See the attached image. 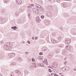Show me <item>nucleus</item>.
<instances>
[{"label": "nucleus", "mask_w": 76, "mask_h": 76, "mask_svg": "<svg viewBox=\"0 0 76 76\" xmlns=\"http://www.w3.org/2000/svg\"><path fill=\"white\" fill-rule=\"evenodd\" d=\"M43 62L44 64H45V60L44 61H43Z\"/></svg>", "instance_id": "nucleus-46"}, {"label": "nucleus", "mask_w": 76, "mask_h": 76, "mask_svg": "<svg viewBox=\"0 0 76 76\" xmlns=\"http://www.w3.org/2000/svg\"><path fill=\"white\" fill-rule=\"evenodd\" d=\"M60 47H61V46H60Z\"/></svg>", "instance_id": "nucleus-64"}, {"label": "nucleus", "mask_w": 76, "mask_h": 76, "mask_svg": "<svg viewBox=\"0 0 76 76\" xmlns=\"http://www.w3.org/2000/svg\"><path fill=\"white\" fill-rule=\"evenodd\" d=\"M31 6H34V4H31Z\"/></svg>", "instance_id": "nucleus-49"}, {"label": "nucleus", "mask_w": 76, "mask_h": 76, "mask_svg": "<svg viewBox=\"0 0 76 76\" xmlns=\"http://www.w3.org/2000/svg\"><path fill=\"white\" fill-rule=\"evenodd\" d=\"M51 68L52 69H53V67H51Z\"/></svg>", "instance_id": "nucleus-62"}, {"label": "nucleus", "mask_w": 76, "mask_h": 76, "mask_svg": "<svg viewBox=\"0 0 76 76\" xmlns=\"http://www.w3.org/2000/svg\"><path fill=\"white\" fill-rule=\"evenodd\" d=\"M29 67L30 68V69H31V68H32V65H30L29 66Z\"/></svg>", "instance_id": "nucleus-48"}, {"label": "nucleus", "mask_w": 76, "mask_h": 76, "mask_svg": "<svg viewBox=\"0 0 76 76\" xmlns=\"http://www.w3.org/2000/svg\"><path fill=\"white\" fill-rule=\"evenodd\" d=\"M60 52V50L58 49L57 50H55V52L57 54H58V53H59Z\"/></svg>", "instance_id": "nucleus-16"}, {"label": "nucleus", "mask_w": 76, "mask_h": 76, "mask_svg": "<svg viewBox=\"0 0 76 76\" xmlns=\"http://www.w3.org/2000/svg\"><path fill=\"white\" fill-rule=\"evenodd\" d=\"M27 43H28V44H31V42H30V41L28 40L27 41Z\"/></svg>", "instance_id": "nucleus-33"}, {"label": "nucleus", "mask_w": 76, "mask_h": 76, "mask_svg": "<svg viewBox=\"0 0 76 76\" xmlns=\"http://www.w3.org/2000/svg\"><path fill=\"white\" fill-rule=\"evenodd\" d=\"M25 74L26 75H27L28 73V71L26 70L24 71Z\"/></svg>", "instance_id": "nucleus-23"}, {"label": "nucleus", "mask_w": 76, "mask_h": 76, "mask_svg": "<svg viewBox=\"0 0 76 76\" xmlns=\"http://www.w3.org/2000/svg\"><path fill=\"white\" fill-rule=\"evenodd\" d=\"M38 58L39 60H42V59H43L42 56H39L38 57Z\"/></svg>", "instance_id": "nucleus-14"}, {"label": "nucleus", "mask_w": 76, "mask_h": 76, "mask_svg": "<svg viewBox=\"0 0 76 76\" xmlns=\"http://www.w3.org/2000/svg\"><path fill=\"white\" fill-rule=\"evenodd\" d=\"M39 5L38 4H36V6L37 7H38V5Z\"/></svg>", "instance_id": "nucleus-45"}, {"label": "nucleus", "mask_w": 76, "mask_h": 76, "mask_svg": "<svg viewBox=\"0 0 76 76\" xmlns=\"http://www.w3.org/2000/svg\"><path fill=\"white\" fill-rule=\"evenodd\" d=\"M67 63V61H66L64 62V64L65 65H66V64Z\"/></svg>", "instance_id": "nucleus-31"}, {"label": "nucleus", "mask_w": 76, "mask_h": 76, "mask_svg": "<svg viewBox=\"0 0 76 76\" xmlns=\"http://www.w3.org/2000/svg\"><path fill=\"white\" fill-rule=\"evenodd\" d=\"M21 43L22 44H25V41H22V42H21Z\"/></svg>", "instance_id": "nucleus-43"}, {"label": "nucleus", "mask_w": 76, "mask_h": 76, "mask_svg": "<svg viewBox=\"0 0 76 76\" xmlns=\"http://www.w3.org/2000/svg\"><path fill=\"white\" fill-rule=\"evenodd\" d=\"M51 42H52V43H53V44H54L56 43V41L54 39L52 38L51 39Z\"/></svg>", "instance_id": "nucleus-11"}, {"label": "nucleus", "mask_w": 76, "mask_h": 76, "mask_svg": "<svg viewBox=\"0 0 76 76\" xmlns=\"http://www.w3.org/2000/svg\"><path fill=\"white\" fill-rule=\"evenodd\" d=\"M74 71H76V69H74Z\"/></svg>", "instance_id": "nucleus-53"}, {"label": "nucleus", "mask_w": 76, "mask_h": 76, "mask_svg": "<svg viewBox=\"0 0 76 76\" xmlns=\"http://www.w3.org/2000/svg\"><path fill=\"white\" fill-rule=\"evenodd\" d=\"M16 2L17 4H21L22 3V0H16Z\"/></svg>", "instance_id": "nucleus-5"}, {"label": "nucleus", "mask_w": 76, "mask_h": 76, "mask_svg": "<svg viewBox=\"0 0 76 76\" xmlns=\"http://www.w3.org/2000/svg\"><path fill=\"white\" fill-rule=\"evenodd\" d=\"M46 63H45L47 65H48V62H47V60H46Z\"/></svg>", "instance_id": "nucleus-36"}, {"label": "nucleus", "mask_w": 76, "mask_h": 76, "mask_svg": "<svg viewBox=\"0 0 76 76\" xmlns=\"http://www.w3.org/2000/svg\"><path fill=\"white\" fill-rule=\"evenodd\" d=\"M41 18L42 19H44V16H41Z\"/></svg>", "instance_id": "nucleus-32"}, {"label": "nucleus", "mask_w": 76, "mask_h": 76, "mask_svg": "<svg viewBox=\"0 0 76 76\" xmlns=\"http://www.w3.org/2000/svg\"><path fill=\"white\" fill-rule=\"evenodd\" d=\"M58 39V40H57V41H58V42H59V41H60V39Z\"/></svg>", "instance_id": "nucleus-42"}, {"label": "nucleus", "mask_w": 76, "mask_h": 76, "mask_svg": "<svg viewBox=\"0 0 76 76\" xmlns=\"http://www.w3.org/2000/svg\"><path fill=\"white\" fill-rule=\"evenodd\" d=\"M30 16H31V13H28V16L29 17V18H30V17H29Z\"/></svg>", "instance_id": "nucleus-41"}, {"label": "nucleus", "mask_w": 76, "mask_h": 76, "mask_svg": "<svg viewBox=\"0 0 76 76\" xmlns=\"http://www.w3.org/2000/svg\"><path fill=\"white\" fill-rule=\"evenodd\" d=\"M56 1H57V2H58V3H60L61 0H56Z\"/></svg>", "instance_id": "nucleus-26"}, {"label": "nucleus", "mask_w": 76, "mask_h": 76, "mask_svg": "<svg viewBox=\"0 0 76 76\" xmlns=\"http://www.w3.org/2000/svg\"><path fill=\"white\" fill-rule=\"evenodd\" d=\"M37 38H35V40H37Z\"/></svg>", "instance_id": "nucleus-55"}, {"label": "nucleus", "mask_w": 76, "mask_h": 76, "mask_svg": "<svg viewBox=\"0 0 76 76\" xmlns=\"http://www.w3.org/2000/svg\"><path fill=\"white\" fill-rule=\"evenodd\" d=\"M17 16H18V14H17Z\"/></svg>", "instance_id": "nucleus-58"}, {"label": "nucleus", "mask_w": 76, "mask_h": 76, "mask_svg": "<svg viewBox=\"0 0 76 76\" xmlns=\"http://www.w3.org/2000/svg\"><path fill=\"white\" fill-rule=\"evenodd\" d=\"M4 2L5 3H8L9 2V1L8 0H4Z\"/></svg>", "instance_id": "nucleus-18"}, {"label": "nucleus", "mask_w": 76, "mask_h": 76, "mask_svg": "<svg viewBox=\"0 0 76 76\" xmlns=\"http://www.w3.org/2000/svg\"><path fill=\"white\" fill-rule=\"evenodd\" d=\"M12 45H13L12 43H8L5 44L4 48V49H6L8 50H11Z\"/></svg>", "instance_id": "nucleus-1"}, {"label": "nucleus", "mask_w": 76, "mask_h": 76, "mask_svg": "<svg viewBox=\"0 0 76 76\" xmlns=\"http://www.w3.org/2000/svg\"><path fill=\"white\" fill-rule=\"evenodd\" d=\"M62 54L64 56H66L67 54V52L64 50H63L62 51Z\"/></svg>", "instance_id": "nucleus-7"}, {"label": "nucleus", "mask_w": 76, "mask_h": 76, "mask_svg": "<svg viewBox=\"0 0 76 76\" xmlns=\"http://www.w3.org/2000/svg\"><path fill=\"white\" fill-rule=\"evenodd\" d=\"M0 76H2V75H1V74H0Z\"/></svg>", "instance_id": "nucleus-51"}, {"label": "nucleus", "mask_w": 76, "mask_h": 76, "mask_svg": "<svg viewBox=\"0 0 76 76\" xmlns=\"http://www.w3.org/2000/svg\"><path fill=\"white\" fill-rule=\"evenodd\" d=\"M41 6H40V5H39L37 7H38V8H41Z\"/></svg>", "instance_id": "nucleus-38"}, {"label": "nucleus", "mask_w": 76, "mask_h": 76, "mask_svg": "<svg viewBox=\"0 0 76 76\" xmlns=\"http://www.w3.org/2000/svg\"><path fill=\"white\" fill-rule=\"evenodd\" d=\"M67 1H69V0H67Z\"/></svg>", "instance_id": "nucleus-61"}, {"label": "nucleus", "mask_w": 76, "mask_h": 76, "mask_svg": "<svg viewBox=\"0 0 76 76\" xmlns=\"http://www.w3.org/2000/svg\"><path fill=\"white\" fill-rule=\"evenodd\" d=\"M15 72L18 75H20V71L19 70H16Z\"/></svg>", "instance_id": "nucleus-12"}, {"label": "nucleus", "mask_w": 76, "mask_h": 76, "mask_svg": "<svg viewBox=\"0 0 76 76\" xmlns=\"http://www.w3.org/2000/svg\"><path fill=\"white\" fill-rule=\"evenodd\" d=\"M11 76H14V75L13 74V72H12L11 73Z\"/></svg>", "instance_id": "nucleus-30"}, {"label": "nucleus", "mask_w": 76, "mask_h": 76, "mask_svg": "<svg viewBox=\"0 0 76 76\" xmlns=\"http://www.w3.org/2000/svg\"><path fill=\"white\" fill-rule=\"evenodd\" d=\"M36 21H37V22H38V21H39V18L38 17H36Z\"/></svg>", "instance_id": "nucleus-20"}, {"label": "nucleus", "mask_w": 76, "mask_h": 76, "mask_svg": "<svg viewBox=\"0 0 76 76\" xmlns=\"http://www.w3.org/2000/svg\"><path fill=\"white\" fill-rule=\"evenodd\" d=\"M67 57H65L64 58V60H66V59H67Z\"/></svg>", "instance_id": "nucleus-47"}, {"label": "nucleus", "mask_w": 76, "mask_h": 76, "mask_svg": "<svg viewBox=\"0 0 76 76\" xmlns=\"http://www.w3.org/2000/svg\"><path fill=\"white\" fill-rule=\"evenodd\" d=\"M54 75L55 76H58V75H57L56 74V73H54Z\"/></svg>", "instance_id": "nucleus-37"}, {"label": "nucleus", "mask_w": 76, "mask_h": 76, "mask_svg": "<svg viewBox=\"0 0 76 76\" xmlns=\"http://www.w3.org/2000/svg\"><path fill=\"white\" fill-rule=\"evenodd\" d=\"M71 40L69 38H67L65 40V44H69L70 43Z\"/></svg>", "instance_id": "nucleus-3"}, {"label": "nucleus", "mask_w": 76, "mask_h": 76, "mask_svg": "<svg viewBox=\"0 0 76 76\" xmlns=\"http://www.w3.org/2000/svg\"><path fill=\"white\" fill-rule=\"evenodd\" d=\"M33 12L35 15H37L38 13V10L36 8H33L32 9Z\"/></svg>", "instance_id": "nucleus-2"}, {"label": "nucleus", "mask_w": 76, "mask_h": 76, "mask_svg": "<svg viewBox=\"0 0 76 76\" xmlns=\"http://www.w3.org/2000/svg\"><path fill=\"white\" fill-rule=\"evenodd\" d=\"M53 74H54V73H52L51 74V75H53Z\"/></svg>", "instance_id": "nucleus-50"}, {"label": "nucleus", "mask_w": 76, "mask_h": 76, "mask_svg": "<svg viewBox=\"0 0 76 76\" xmlns=\"http://www.w3.org/2000/svg\"><path fill=\"white\" fill-rule=\"evenodd\" d=\"M33 67H35V66H36V64H33Z\"/></svg>", "instance_id": "nucleus-29"}, {"label": "nucleus", "mask_w": 76, "mask_h": 76, "mask_svg": "<svg viewBox=\"0 0 76 76\" xmlns=\"http://www.w3.org/2000/svg\"><path fill=\"white\" fill-rule=\"evenodd\" d=\"M32 38H34V37H32Z\"/></svg>", "instance_id": "nucleus-59"}, {"label": "nucleus", "mask_w": 76, "mask_h": 76, "mask_svg": "<svg viewBox=\"0 0 76 76\" xmlns=\"http://www.w3.org/2000/svg\"><path fill=\"white\" fill-rule=\"evenodd\" d=\"M32 39H34V38H32Z\"/></svg>", "instance_id": "nucleus-60"}, {"label": "nucleus", "mask_w": 76, "mask_h": 76, "mask_svg": "<svg viewBox=\"0 0 76 76\" xmlns=\"http://www.w3.org/2000/svg\"><path fill=\"white\" fill-rule=\"evenodd\" d=\"M47 50V48L46 47H44L42 48V50H43V51H46V50Z\"/></svg>", "instance_id": "nucleus-21"}, {"label": "nucleus", "mask_w": 76, "mask_h": 76, "mask_svg": "<svg viewBox=\"0 0 76 76\" xmlns=\"http://www.w3.org/2000/svg\"><path fill=\"white\" fill-rule=\"evenodd\" d=\"M41 11H42V12H44V9L43 8H41L40 9Z\"/></svg>", "instance_id": "nucleus-27"}, {"label": "nucleus", "mask_w": 76, "mask_h": 76, "mask_svg": "<svg viewBox=\"0 0 76 76\" xmlns=\"http://www.w3.org/2000/svg\"><path fill=\"white\" fill-rule=\"evenodd\" d=\"M17 64V63L16 62H12L11 64V66H13V65H16Z\"/></svg>", "instance_id": "nucleus-17"}, {"label": "nucleus", "mask_w": 76, "mask_h": 76, "mask_svg": "<svg viewBox=\"0 0 76 76\" xmlns=\"http://www.w3.org/2000/svg\"><path fill=\"white\" fill-rule=\"evenodd\" d=\"M38 66H39V67H43V66H44V64H38Z\"/></svg>", "instance_id": "nucleus-13"}, {"label": "nucleus", "mask_w": 76, "mask_h": 76, "mask_svg": "<svg viewBox=\"0 0 76 76\" xmlns=\"http://www.w3.org/2000/svg\"><path fill=\"white\" fill-rule=\"evenodd\" d=\"M12 29H13L14 30H15L16 28L17 29V27L16 26H14V27H12Z\"/></svg>", "instance_id": "nucleus-22"}, {"label": "nucleus", "mask_w": 76, "mask_h": 76, "mask_svg": "<svg viewBox=\"0 0 76 76\" xmlns=\"http://www.w3.org/2000/svg\"><path fill=\"white\" fill-rule=\"evenodd\" d=\"M61 74H61V73H59V75H61Z\"/></svg>", "instance_id": "nucleus-56"}, {"label": "nucleus", "mask_w": 76, "mask_h": 76, "mask_svg": "<svg viewBox=\"0 0 76 76\" xmlns=\"http://www.w3.org/2000/svg\"><path fill=\"white\" fill-rule=\"evenodd\" d=\"M17 61H21V60H22V58L20 57H19L17 59Z\"/></svg>", "instance_id": "nucleus-19"}, {"label": "nucleus", "mask_w": 76, "mask_h": 76, "mask_svg": "<svg viewBox=\"0 0 76 76\" xmlns=\"http://www.w3.org/2000/svg\"><path fill=\"white\" fill-rule=\"evenodd\" d=\"M48 71L49 72H52V71H51L50 69H48Z\"/></svg>", "instance_id": "nucleus-35"}, {"label": "nucleus", "mask_w": 76, "mask_h": 76, "mask_svg": "<svg viewBox=\"0 0 76 76\" xmlns=\"http://www.w3.org/2000/svg\"><path fill=\"white\" fill-rule=\"evenodd\" d=\"M2 12H3V11H2Z\"/></svg>", "instance_id": "nucleus-63"}, {"label": "nucleus", "mask_w": 76, "mask_h": 76, "mask_svg": "<svg viewBox=\"0 0 76 76\" xmlns=\"http://www.w3.org/2000/svg\"><path fill=\"white\" fill-rule=\"evenodd\" d=\"M35 38H38V37H35Z\"/></svg>", "instance_id": "nucleus-54"}, {"label": "nucleus", "mask_w": 76, "mask_h": 76, "mask_svg": "<svg viewBox=\"0 0 76 76\" xmlns=\"http://www.w3.org/2000/svg\"><path fill=\"white\" fill-rule=\"evenodd\" d=\"M1 58H4V55H1Z\"/></svg>", "instance_id": "nucleus-24"}, {"label": "nucleus", "mask_w": 76, "mask_h": 76, "mask_svg": "<svg viewBox=\"0 0 76 76\" xmlns=\"http://www.w3.org/2000/svg\"><path fill=\"white\" fill-rule=\"evenodd\" d=\"M70 49V46H66V47H65V50H69Z\"/></svg>", "instance_id": "nucleus-9"}, {"label": "nucleus", "mask_w": 76, "mask_h": 76, "mask_svg": "<svg viewBox=\"0 0 76 76\" xmlns=\"http://www.w3.org/2000/svg\"><path fill=\"white\" fill-rule=\"evenodd\" d=\"M62 5L63 7H67V4L66 3H63Z\"/></svg>", "instance_id": "nucleus-10"}, {"label": "nucleus", "mask_w": 76, "mask_h": 76, "mask_svg": "<svg viewBox=\"0 0 76 76\" xmlns=\"http://www.w3.org/2000/svg\"><path fill=\"white\" fill-rule=\"evenodd\" d=\"M50 7H52V6H50Z\"/></svg>", "instance_id": "nucleus-57"}, {"label": "nucleus", "mask_w": 76, "mask_h": 76, "mask_svg": "<svg viewBox=\"0 0 76 76\" xmlns=\"http://www.w3.org/2000/svg\"><path fill=\"white\" fill-rule=\"evenodd\" d=\"M52 35H53V37H54V36H55V35H56V34L55 33H53L52 34Z\"/></svg>", "instance_id": "nucleus-39"}, {"label": "nucleus", "mask_w": 76, "mask_h": 76, "mask_svg": "<svg viewBox=\"0 0 76 76\" xmlns=\"http://www.w3.org/2000/svg\"><path fill=\"white\" fill-rule=\"evenodd\" d=\"M70 69V68L68 66H66L65 68V70L66 71H67V70H69Z\"/></svg>", "instance_id": "nucleus-15"}, {"label": "nucleus", "mask_w": 76, "mask_h": 76, "mask_svg": "<svg viewBox=\"0 0 76 76\" xmlns=\"http://www.w3.org/2000/svg\"><path fill=\"white\" fill-rule=\"evenodd\" d=\"M35 60L34 59V58H33L32 59V61H35Z\"/></svg>", "instance_id": "nucleus-34"}, {"label": "nucleus", "mask_w": 76, "mask_h": 76, "mask_svg": "<svg viewBox=\"0 0 76 76\" xmlns=\"http://www.w3.org/2000/svg\"><path fill=\"white\" fill-rule=\"evenodd\" d=\"M46 15L48 16H50L51 15V12L50 11H48L46 12Z\"/></svg>", "instance_id": "nucleus-8"}, {"label": "nucleus", "mask_w": 76, "mask_h": 76, "mask_svg": "<svg viewBox=\"0 0 76 76\" xmlns=\"http://www.w3.org/2000/svg\"><path fill=\"white\" fill-rule=\"evenodd\" d=\"M9 56L10 58L14 57L15 56V53H11L9 54Z\"/></svg>", "instance_id": "nucleus-4"}, {"label": "nucleus", "mask_w": 76, "mask_h": 76, "mask_svg": "<svg viewBox=\"0 0 76 76\" xmlns=\"http://www.w3.org/2000/svg\"><path fill=\"white\" fill-rule=\"evenodd\" d=\"M39 55H40L41 56L43 54H42V52H40L39 53Z\"/></svg>", "instance_id": "nucleus-40"}, {"label": "nucleus", "mask_w": 76, "mask_h": 76, "mask_svg": "<svg viewBox=\"0 0 76 76\" xmlns=\"http://www.w3.org/2000/svg\"><path fill=\"white\" fill-rule=\"evenodd\" d=\"M57 64H58V63L57 62H55L53 64V66H52V67H57Z\"/></svg>", "instance_id": "nucleus-6"}, {"label": "nucleus", "mask_w": 76, "mask_h": 76, "mask_svg": "<svg viewBox=\"0 0 76 76\" xmlns=\"http://www.w3.org/2000/svg\"><path fill=\"white\" fill-rule=\"evenodd\" d=\"M28 53H29L28 52H26L25 53V54L26 55H28Z\"/></svg>", "instance_id": "nucleus-44"}, {"label": "nucleus", "mask_w": 76, "mask_h": 76, "mask_svg": "<svg viewBox=\"0 0 76 76\" xmlns=\"http://www.w3.org/2000/svg\"><path fill=\"white\" fill-rule=\"evenodd\" d=\"M49 1H51V0H49Z\"/></svg>", "instance_id": "nucleus-52"}, {"label": "nucleus", "mask_w": 76, "mask_h": 76, "mask_svg": "<svg viewBox=\"0 0 76 76\" xmlns=\"http://www.w3.org/2000/svg\"><path fill=\"white\" fill-rule=\"evenodd\" d=\"M3 20V18L1 17H0V21H1Z\"/></svg>", "instance_id": "nucleus-25"}, {"label": "nucleus", "mask_w": 76, "mask_h": 76, "mask_svg": "<svg viewBox=\"0 0 76 76\" xmlns=\"http://www.w3.org/2000/svg\"><path fill=\"white\" fill-rule=\"evenodd\" d=\"M62 69L63 71H64L65 70H66V68H65L63 67V68H62Z\"/></svg>", "instance_id": "nucleus-28"}]
</instances>
